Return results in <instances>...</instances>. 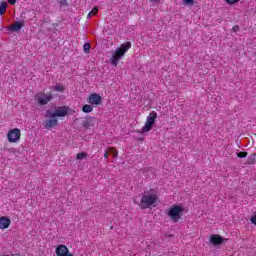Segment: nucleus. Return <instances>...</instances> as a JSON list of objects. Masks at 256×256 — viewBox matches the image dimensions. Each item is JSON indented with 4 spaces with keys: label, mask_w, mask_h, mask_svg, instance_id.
<instances>
[{
    "label": "nucleus",
    "mask_w": 256,
    "mask_h": 256,
    "mask_svg": "<svg viewBox=\"0 0 256 256\" xmlns=\"http://www.w3.org/2000/svg\"><path fill=\"white\" fill-rule=\"evenodd\" d=\"M88 103L90 105H101L103 103V97L97 93H92L88 97Z\"/></svg>",
    "instance_id": "nucleus-8"
},
{
    "label": "nucleus",
    "mask_w": 256,
    "mask_h": 256,
    "mask_svg": "<svg viewBox=\"0 0 256 256\" xmlns=\"http://www.w3.org/2000/svg\"><path fill=\"white\" fill-rule=\"evenodd\" d=\"M131 49V42H126L120 45L115 52L112 54V57L110 58L111 65L113 67H117L119 65V61L125 57V53Z\"/></svg>",
    "instance_id": "nucleus-2"
},
{
    "label": "nucleus",
    "mask_w": 256,
    "mask_h": 256,
    "mask_svg": "<svg viewBox=\"0 0 256 256\" xmlns=\"http://www.w3.org/2000/svg\"><path fill=\"white\" fill-rule=\"evenodd\" d=\"M99 13V7L94 6L93 9L88 13V17H93V15H97Z\"/></svg>",
    "instance_id": "nucleus-19"
},
{
    "label": "nucleus",
    "mask_w": 256,
    "mask_h": 256,
    "mask_svg": "<svg viewBox=\"0 0 256 256\" xmlns=\"http://www.w3.org/2000/svg\"><path fill=\"white\" fill-rule=\"evenodd\" d=\"M7 138L9 143H17L21 139V130L14 128L8 131Z\"/></svg>",
    "instance_id": "nucleus-7"
},
{
    "label": "nucleus",
    "mask_w": 256,
    "mask_h": 256,
    "mask_svg": "<svg viewBox=\"0 0 256 256\" xmlns=\"http://www.w3.org/2000/svg\"><path fill=\"white\" fill-rule=\"evenodd\" d=\"M54 91L56 93H63L65 91V86H63L61 83H57L55 86H54Z\"/></svg>",
    "instance_id": "nucleus-14"
},
{
    "label": "nucleus",
    "mask_w": 256,
    "mask_h": 256,
    "mask_svg": "<svg viewBox=\"0 0 256 256\" xmlns=\"http://www.w3.org/2000/svg\"><path fill=\"white\" fill-rule=\"evenodd\" d=\"M23 27H25V20L14 22L12 25L9 26L8 30L19 33V31H21Z\"/></svg>",
    "instance_id": "nucleus-9"
},
{
    "label": "nucleus",
    "mask_w": 256,
    "mask_h": 256,
    "mask_svg": "<svg viewBox=\"0 0 256 256\" xmlns=\"http://www.w3.org/2000/svg\"><path fill=\"white\" fill-rule=\"evenodd\" d=\"M233 33H237L239 31V25H235L232 28Z\"/></svg>",
    "instance_id": "nucleus-26"
},
{
    "label": "nucleus",
    "mask_w": 256,
    "mask_h": 256,
    "mask_svg": "<svg viewBox=\"0 0 256 256\" xmlns=\"http://www.w3.org/2000/svg\"><path fill=\"white\" fill-rule=\"evenodd\" d=\"M11 226V219L7 216L0 217V229H9Z\"/></svg>",
    "instance_id": "nucleus-13"
},
{
    "label": "nucleus",
    "mask_w": 256,
    "mask_h": 256,
    "mask_svg": "<svg viewBox=\"0 0 256 256\" xmlns=\"http://www.w3.org/2000/svg\"><path fill=\"white\" fill-rule=\"evenodd\" d=\"M248 153L247 152H238L237 153V157L239 159H245V157H247Z\"/></svg>",
    "instance_id": "nucleus-22"
},
{
    "label": "nucleus",
    "mask_w": 256,
    "mask_h": 256,
    "mask_svg": "<svg viewBox=\"0 0 256 256\" xmlns=\"http://www.w3.org/2000/svg\"><path fill=\"white\" fill-rule=\"evenodd\" d=\"M57 125H59V120L52 117H50V119L45 120L44 122L45 129H53V127H57Z\"/></svg>",
    "instance_id": "nucleus-10"
},
{
    "label": "nucleus",
    "mask_w": 256,
    "mask_h": 256,
    "mask_svg": "<svg viewBox=\"0 0 256 256\" xmlns=\"http://www.w3.org/2000/svg\"><path fill=\"white\" fill-rule=\"evenodd\" d=\"M8 3L10 5H15V3H17V0H8Z\"/></svg>",
    "instance_id": "nucleus-27"
},
{
    "label": "nucleus",
    "mask_w": 256,
    "mask_h": 256,
    "mask_svg": "<svg viewBox=\"0 0 256 256\" xmlns=\"http://www.w3.org/2000/svg\"><path fill=\"white\" fill-rule=\"evenodd\" d=\"M61 7H67V0H60Z\"/></svg>",
    "instance_id": "nucleus-24"
},
{
    "label": "nucleus",
    "mask_w": 256,
    "mask_h": 256,
    "mask_svg": "<svg viewBox=\"0 0 256 256\" xmlns=\"http://www.w3.org/2000/svg\"><path fill=\"white\" fill-rule=\"evenodd\" d=\"M34 99L38 105L43 106L51 103L53 101L52 93L38 92L35 94Z\"/></svg>",
    "instance_id": "nucleus-5"
},
{
    "label": "nucleus",
    "mask_w": 256,
    "mask_h": 256,
    "mask_svg": "<svg viewBox=\"0 0 256 256\" xmlns=\"http://www.w3.org/2000/svg\"><path fill=\"white\" fill-rule=\"evenodd\" d=\"M7 11V2H2L0 4V15H5Z\"/></svg>",
    "instance_id": "nucleus-17"
},
{
    "label": "nucleus",
    "mask_w": 256,
    "mask_h": 256,
    "mask_svg": "<svg viewBox=\"0 0 256 256\" xmlns=\"http://www.w3.org/2000/svg\"><path fill=\"white\" fill-rule=\"evenodd\" d=\"M82 127L84 129H89V127H95V117L87 116L82 122Z\"/></svg>",
    "instance_id": "nucleus-11"
},
{
    "label": "nucleus",
    "mask_w": 256,
    "mask_h": 256,
    "mask_svg": "<svg viewBox=\"0 0 256 256\" xmlns=\"http://www.w3.org/2000/svg\"><path fill=\"white\" fill-rule=\"evenodd\" d=\"M224 241L225 239H223V237H221L219 234H214L210 237V243L214 246L222 245Z\"/></svg>",
    "instance_id": "nucleus-12"
},
{
    "label": "nucleus",
    "mask_w": 256,
    "mask_h": 256,
    "mask_svg": "<svg viewBox=\"0 0 256 256\" xmlns=\"http://www.w3.org/2000/svg\"><path fill=\"white\" fill-rule=\"evenodd\" d=\"M69 115V107L67 106H60L55 109L54 112H47V117H67Z\"/></svg>",
    "instance_id": "nucleus-6"
},
{
    "label": "nucleus",
    "mask_w": 256,
    "mask_h": 256,
    "mask_svg": "<svg viewBox=\"0 0 256 256\" xmlns=\"http://www.w3.org/2000/svg\"><path fill=\"white\" fill-rule=\"evenodd\" d=\"M86 157H87V153H85V152H80L76 155V159H78V160L86 159Z\"/></svg>",
    "instance_id": "nucleus-21"
},
{
    "label": "nucleus",
    "mask_w": 256,
    "mask_h": 256,
    "mask_svg": "<svg viewBox=\"0 0 256 256\" xmlns=\"http://www.w3.org/2000/svg\"><path fill=\"white\" fill-rule=\"evenodd\" d=\"M256 164V154H251L247 159V165H255Z\"/></svg>",
    "instance_id": "nucleus-16"
},
{
    "label": "nucleus",
    "mask_w": 256,
    "mask_h": 256,
    "mask_svg": "<svg viewBox=\"0 0 256 256\" xmlns=\"http://www.w3.org/2000/svg\"><path fill=\"white\" fill-rule=\"evenodd\" d=\"M155 121H157V112L152 111L146 118L145 125L142 127L139 133H149L153 126L155 125Z\"/></svg>",
    "instance_id": "nucleus-4"
},
{
    "label": "nucleus",
    "mask_w": 256,
    "mask_h": 256,
    "mask_svg": "<svg viewBox=\"0 0 256 256\" xmlns=\"http://www.w3.org/2000/svg\"><path fill=\"white\" fill-rule=\"evenodd\" d=\"M184 2L186 3V5H193V3H195V0H184Z\"/></svg>",
    "instance_id": "nucleus-25"
},
{
    "label": "nucleus",
    "mask_w": 256,
    "mask_h": 256,
    "mask_svg": "<svg viewBox=\"0 0 256 256\" xmlns=\"http://www.w3.org/2000/svg\"><path fill=\"white\" fill-rule=\"evenodd\" d=\"M185 208L182 205H172L168 210L165 211L167 217H169L170 221L173 223H179L181 219H183V213Z\"/></svg>",
    "instance_id": "nucleus-3"
},
{
    "label": "nucleus",
    "mask_w": 256,
    "mask_h": 256,
    "mask_svg": "<svg viewBox=\"0 0 256 256\" xmlns=\"http://www.w3.org/2000/svg\"><path fill=\"white\" fill-rule=\"evenodd\" d=\"M83 113H93V106L91 104H86L82 107Z\"/></svg>",
    "instance_id": "nucleus-15"
},
{
    "label": "nucleus",
    "mask_w": 256,
    "mask_h": 256,
    "mask_svg": "<svg viewBox=\"0 0 256 256\" xmlns=\"http://www.w3.org/2000/svg\"><path fill=\"white\" fill-rule=\"evenodd\" d=\"M157 201H159L157 190L149 189L142 194L139 207L142 210L149 209V207H155Z\"/></svg>",
    "instance_id": "nucleus-1"
},
{
    "label": "nucleus",
    "mask_w": 256,
    "mask_h": 256,
    "mask_svg": "<svg viewBox=\"0 0 256 256\" xmlns=\"http://www.w3.org/2000/svg\"><path fill=\"white\" fill-rule=\"evenodd\" d=\"M108 151H109V153H112V155L115 159H117V157L119 156V152L117 151V148H115V147H109Z\"/></svg>",
    "instance_id": "nucleus-18"
},
{
    "label": "nucleus",
    "mask_w": 256,
    "mask_h": 256,
    "mask_svg": "<svg viewBox=\"0 0 256 256\" xmlns=\"http://www.w3.org/2000/svg\"><path fill=\"white\" fill-rule=\"evenodd\" d=\"M104 159H109V151H105V153H104Z\"/></svg>",
    "instance_id": "nucleus-28"
},
{
    "label": "nucleus",
    "mask_w": 256,
    "mask_h": 256,
    "mask_svg": "<svg viewBox=\"0 0 256 256\" xmlns=\"http://www.w3.org/2000/svg\"><path fill=\"white\" fill-rule=\"evenodd\" d=\"M226 3H228V5H235V3H239V0H226Z\"/></svg>",
    "instance_id": "nucleus-23"
},
{
    "label": "nucleus",
    "mask_w": 256,
    "mask_h": 256,
    "mask_svg": "<svg viewBox=\"0 0 256 256\" xmlns=\"http://www.w3.org/2000/svg\"><path fill=\"white\" fill-rule=\"evenodd\" d=\"M84 53H91V44L85 43L83 46Z\"/></svg>",
    "instance_id": "nucleus-20"
}]
</instances>
